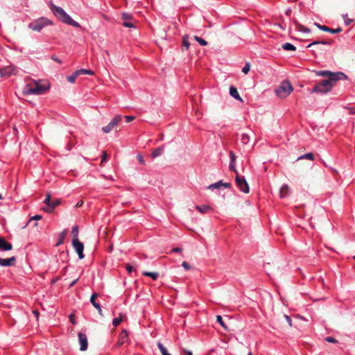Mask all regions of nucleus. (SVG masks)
I'll list each match as a JSON object with an SVG mask.
<instances>
[{
  "label": "nucleus",
  "mask_w": 355,
  "mask_h": 355,
  "mask_svg": "<svg viewBox=\"0 0 355 355\" xmlns=\"http://www.w3.org/2000/svg\"><path fill=\"white\" fill-rule=\"evenodd\" d=\"M50 8L53 14L62 22L74 27H80L79 23L74 21L62 8L51 4Z\"/></svg>",
  "instance_id": "f257e3e1"
},
{
  "label": "nucleus",
  "mask_w": 355,
  "mask_h": 355,
  "mask_svg": "<svg viewBox=\"0 0 355 355\" xmlns=\"http://www.w3.org/2000/svg\"><path fill=\"white\" fill-rule=\"evenodd\" d=\"M49 89V84L42 85L40 83L35 82L34 84H27L24 89V94H35L40 95L44 94Z\"/></svg>",
  "instance_id": "f03ea898"
},
{
  "label": "nucleus",
  "mask_w": 355,
  "mask_h": 355,
  "mask_svg": "<svg viewBox=\"0 0 355 355\" xmlns=\"http://www.w3.org/2000/svg\"><path fill=\"white\" fill-rule=\"evenodd\" d=\"M51 25H53L51 20L46 17H42L29 23L28 27L34 31L40 32L44 27Z\"/></svg>",
  "instance_id": "7ed1b4c3"
},
{
  "label": "nucleus",
  "mask_w": 355,
  "mask_h": 355,
  "mask_svg": "<svg viewBox=\"0 0 355 355\" xmlns=\"http://www.w3.org/2000/svg\"><path fill=\"white\" fill-rule=\"evenodd\" d=\"M336 80H324L315 84L311 90V93L327 94L330 92Z\"/></svg>",
  "instance_id": "20e7f679"
},
{
  "label": "nucleus",
  "mask_w": 355,
  "mask_h": 355,
  "mask_svg": "<svg viewBox=\"0 0 355 355\" xmlns=\"http://www.w3.org/2000/svg\"><path fill=\"white\" fill-rule=\"evenodd\" d=\"M316 74L319 76L327 77L324 80H347V76L343 72H331L330 71H318Z\"/></svg>",
  "instance_id": "39448f33"
},
{
  "label": "nucleus",
  "mask_w": 355,
  "mask_h": 355,
  "mask_svg": "<svg viewBox=\"0 0 355 355\" xmlns=\"http://www.w3.org/2000/svg\"><path fill=\"white\" fill-rule=\"evenodd\" d=\"M293 90V87L291 83L288 80L283 81L279 87L275 89L276 95L281 98H286Z\"/></svg>",
  "instance_id": "423d86ee"
},
{
  "label": "nucleus",
  "mask_w": 355,
  "mask_h": 355,
  "mask_svg": "<svg viewBox=\"0 0 355 355\" xmlns=\"http://www.w3.org/2000/svg\"><path fill=\"white\" fill-rule=\"evenodd\" d=\"M333 41L329 40V41H318L315 40L313 42L310 43L307 45L306 48H312L311 49V51L312 53L316 57L317 53L319 52H322L324 50L321 48L320 45H331L332 44Z\"/></svg>",
  "instance_id": "0eeeda50"
},
{
  "label": "nucleus",
  "mask_w": 355,
  "mask_h": 355,
  "mask_svg": "<svg viewBox=\"0 0 355 355\" xmlns=\"http://www.w3.org/2000/svg\"><path fill=\"white\" fill-rule=\"evenodd\" d=\"M121 120L122 116L121 115H116L106 126L102 128V131L106 134L110 132L116 128Z\"/></svg>",
  "instance_id": "6e6552de"
},
{
  "label": "nucleus",
  "mask_w": 355,
  "mask_h": 355,
  "mask_svg": "<svg viewBox=\"0 0 355 355\" xmlns=\"http://www.w3.org/2000/svg\"><path fill=\"white\" fill-rule=\"evenodd\" d=\"M18 72V68L14 65H9L0 68V77H9L16 75Z\"/></svg>",
  "instance_id": "1a4fd4ad"
},
{
  "label": "nucleus",
  "mask_w": 355,
  "mask_h": 355,
  "mask_svg": "<svg viewBox=\"0 0 355 355\" xmlns=\"http://www.w3.org/2000/svg\"><path fill=\"white\" fill-rule=\"evenodd\" d=\"M235 180H236V186L239 188V189L242 192H243L245 193H249V191H250L249 186H248V184L247 183V181L244 177L239 176V173H236V177Z\"/></svg>",
  "instance_id": "9d476101"
},
{
  "label": "nucleus",
  "mask_w": 355,
  "mask_h": 355,
  "mask_svg": "<svg viewBox=\"0 0 355 355\" xmlns=\"http://www.w3.org/2000/svg\"><path fill=\"white\" fill-rule=\"evenodd\" d=\"M72 245L78 255V258L80 259H83L85 257L83 251H84V245L82 242L79 241L78 239L72 240Z\"/></svg>",
  "instance_id": "9b49d317"
},
{
  "label": "nucleus",
  "mask_w": 355,
  "mask_h": 355,
  "mask_svg": "<svg viewBox=\"0 0 355 355\" xmlns=\"http://www.w3.org/2000/svg\"><path fill=\"white\" fill-rule=\"evenodd\" d=\"M80 350L85 351L88 347L87 337L85 334L79 332L78 334Z\"/></svg>",
  "instance_id": "f8f14e48"
},
{
  "label": "nucleus",
  "mask_w": 355,
  "mask_h": 355,
  "mask_svg": "<svg viewBox=\"0 0 355 355\" xmlns=\"http://www.w3.org/2000/svg\"><path fill=\"white\" fill-rule=\"evenodd\" d=\"M231 183L229 182H223L222 180H220L216 183L211 184L207 187L208 189H218L220 187H223L225 189H229L231 187Z\"/></svg>",
  "instance_id": "ddd939ff"
},
{
  "label": "nucleus",
  "mask_w": 355,
  "mask_h": 355,
  "mask_svg": "<svg viewBox=\"0 0 355 355\" xmlns=\"http://www.w3.org/2000/svg\"><path fill=\"white\" fill-rule=\"evenodd\" d=\"M16 263V258L15 257H11L8 259L0 258V266H14Z\"/></svg>",
  "instance_id": "4468645a"
},
{
  "label": "nucleus",
  "mask_w": 355,
  "mask_h": 355,
  "mask_svg": "<svg viewBox=\"0 0 355 355\" xmlns=\"http://www.w3.org/2000/svg\"><path fill=\"white\" fill-rule=\"evenodd\" d=\"M60 204V200L58 198L51 200L49 207H44L43 210L46 213H51L54 209Z\"/></svg>",
  "instance_id": "2eb2a0df"
},
{
  "label": "nucleus",
  "mask_w": 355,
  "mask_h": 355,
  "mask_svg": "<svg viewBox=\"0 0 355 355\" xmlns=\"http://www.w3.org/2000/svg\"><path fill=\"white\" fill-rule=\"evenodd\" d=\"M230 170L232 171L235 172L236 173H238L237 170L236 169V155L233 151H230Z\"/></svg>",
  "instance_id": "dca6fc26"
},
{
  "label": "nucleus",
  "mask_w": 355,
  "mask_h": 355,
  "mask_svg": "<svg viewBox=\"0 0 355 355\" xmlns=\"http://www.w3.org/2000/svg\"><path fill=\"white\" fill-rule=\"evenodd\" d=\"M12 245L10 243L6 241L5 239L0 236V250L8 251L12 250Z\"/></svg>",
  "instance_id": "f3484780"
},
{
  "label": "nucleus",
  "mask_w": 355,
  "mask_h": 355,
  "mask_svg": "<svg viewBox=\"0 0 355 355\" xmlns=\"http://www.w3.org/2000/svg\"><path fill=\"white\" fill-rule=\"evenodd\" d=\"M98 296V294L96 293H94L90 297V302L98 310V312L100 315H102V309L100 304L96 302V298Z\"/></svg>",
  "instance_id": "a211bd4d"
},
{
  "label": "nucleus",
  "mask_w": 355,
  "mask_h": 355,
  "mask_svg": "<svg viewBox=\"0 0 355 355\" xmlns=\"http://www.w3.org/2000/svg\"><path fill=\"white\" fill-rule=\"evenodd\" d=\"M128 338V333L126 330H123L119 336V340L117 343L118 346L122 345L123 343L127 342Z\"/></svg>",
  "instance_id": "6ab92c4d"
},
{
  "label": "nucleus",
  "mask_w": 355,
  "mask_h": 355,
  "mask_svg": "<svg viewBox=\"0 0 355 355\" xmlns=\"http://www.w3.org/2000/svg\"><path fill=\"white\" fill-rule=\"evenodd\" d=\"M196 209L200 213V214H205L209 211H212V207L209 205H196Z\"/></svg>",
  "instance_id": "aec40b11"
},
{
  "label": "nucleus",
  "mask_w": 355,
  "mask_h": 355,
  "mask_svg": "<svg viewBox=\"0 0 355 355\" xmlns=\"http://www.w3.org/2000/svg\"><path fill=\"white\" fill-rule=\"evenodd\" d=\"M230 95L234 98L236 100H239V101H242L239 92H238V90L236 87H230Z\"/></svg>",
  "instance_id": "412c9836"
},
{
  "label": "nucleus",
  "mask_w": 355,
  "mask_h": 355,
  "mask_svg": "<svg viewBox=\"0 0 355 355\" xmlns=\"http://www.w3.org/2000/svg\"><path fill=\"white\" fill-rule=\"evenodd\" d=\"M164 152V146H159L155 149H154L151 153V156L153 158L160 156Z\"/></svg>",
  "instance_id": "4be33fe9"
},
{
  "label": "nucleus",
  "mask_w": 355,
  "mask_h": 355,
  "mask_svg": "<svg viewBox=\"0 0 355 355\" xmlns=\"http://www.w3.org/2000/svg\"><path fill=\"white\" fill-rule=\"evenodd\" d=\"M322 31L328 33H331L332 34H336L340 33L342 31L341 28H331L327 26H324V28H322Z\"/></svg>",
  "instance_id": "5701e85b"
},
{
  "label": "nucleus",
  "mask_w": 355,
  "mask_h": 355,
  "mask_svg": "<svg viewBox=\"0 0 355 355\" xmlns=\"http://www.w3.org/2000/svg\"><path fill=\"white\" fill-rule=\"evenodd\" d=\"M288 191H289V187L287 184L282 185L280 189V191H279L280 197L281 198L286 197L288 193Z\"/></svg>",
  "instance_id": "b1692460"
},
{
  "label": "nucleus",
  "mask_w": 355,
  "mask_h": 355,
  "mask_svg": "<svg viewBox=\"0 0 355 355\" xmlns=\"http://www.w3.org/2000/svg\"><path fill=\"white\" fill-rule=\"evenodd\" d=\"M295 28H296L297 31H300V32L306 33H311V30L309 28L305 27L304 26H303L299 23L295 24Z\"/></svg>",
  "instance_id": "393cba45"
},
{
  "label": "nucleus",
  "mask_w": 355,
  "mask_h": 355,
  "mask_svg": "<svg viewBox=\"0 0 355 355\" xmlns=\"http://www.w3.org/2000/svg\"><path fill=\"white\" fill-rule=\"evenodd\" d=\"M142 274L144 276L152 278L153 280H156L159 277V273L155 272H143Z\"/></svg>",
  "instance_id": "a878e982"
},
{
  "label": "nucleus",
  "mask_w": 355,
  "mask_h": 355,
  "mask_svg": "<svg viewBox=\"0 0 355 355\" xmlns=\"http://www.w3.org/2000/svg\"><path fill=\"white\" fill-rule=\"evenodd\" d=\"M76 71L78 72V76L84 75V74L92 76L94 74V72L90 69H81L77 70Z\"/></svg>",
  "instance_id": "bb28decb"
},
{
  "label": "nucleus",
  "mask_w": 355,
  "mask_h": 355,
  "mask_svg": "<svg viewBox=\"0 0 355 355\" xmlns=\"http://www.w3.org/2000/svg\"><path fill=\"white\" fill-rule=\"evenodd\" d=\"M157 347L162 355H171V354L168 352L167 349L161 343H157Z\"/></svg>",
  "instance_id": "cd10ccee"
},
{
  "label": "nucleus",
  "mask_w": 355,
  "mask_h": 355,
  "mask_svg": "<svg viewBox=\"0 0 355 355\" xmlns=\"http://www.w3.org/2000/svg\"><path fill=\"white\" fill-rule=\"evenodd\" d=\"M282 49L286 51H295L296 47L291 43H285L282 45Z\"/></svg>",
  "instance_id": "c85d7f7f"
},
{
  "label": "nucleus",
  "mask_w": 355,
  "mask_h": 355,
  "mask_svg": "<svg viewBox=\"0 0 355 355\" xmlns=\"http://www.w3.org/2000/svg\"><path fill=\"white\" fill-rule=\"evenodd\" d=\"M79 76L78 72L76 71L72 75L67 76V80L71 83H74L76 78Z\"/></svg>",
  "instance_id": "c756f323"
},
{
  "label": "nucleus",
  "mask_w": 355,
  "mask_h": 355,
  "mask_svg": "<svg viewBox=\"0 0 355 355\" xmlns=\"http://www.w3.org/2000/svg\"><path fill=\"white\" fill-rule=\"evenodd\" d=\"M299 159H309V160H313L314 159V155H313V153H306V154L302 155V156H300L299 157Z\"/></svg>",
  "instance_id": "7c9ffc66"
},
{
  "label": "nucleus",
  "mask_w": 355,
  "mask_h": 355,
  "mask_svg": "<svg viewBox=\"0 0 355 355\" xmlns=\"http://www.w3.org/2000/svg\"><path fill=\"white\" fill-rule=\"evenodd\" d=\"M193 38L196 41H197L199 43L200 45H201V46H207V42L205 40L202 39L201 37L196 35V36H194Z\"/></svg>",
  "instance_id": "2f4dec72"
},
{
  "label": "nucleus",
  "mask_w": 355,
  "mask_h": 355,
  "mask_svg": "<svg viewBox=\"0 0 355 355\" xmlns=\"http://www.w3.org/2000/svg\"><path fill=\"white\" fill-rule=\"evenodd\" d=\"M71 233L73 236V239H78V227L77 225H75L72 227Z\"/></svg>",
  "instance_id": "473e14b6"
},
{
  "label": "nucleus",
  "mask_w": 355,
  "mask_h": 355,
  "mask_svg": "<svg viewBox=\"0 0 355 355\" xmlns=\"http://www.w3.org/2000/svg\"><path fill=\"white\" fill-rule=\"evenodd\" d=\"M241 140L243 144H247L250 141V137L247 134H242Z\"/></svg>",
  "instance_id": "72a5a7b5"
},
{
  "label": "nucleus",
  "mask_w": 355,
  "mask_h": 355,
  "mask_svg": "<svg viewBox=\"0 0 355 355\" xmlns=\"http://www.w3.org/2000/svg\"><path fill=\"white\" fill-rule=\"evenodd\" d=\"M66 234H67V230H64V231H62L60 233L59 241L58 242L57 245H58L60 244H62L63 243V240H64Z\"/></svg>",
  "instance_id": "f704fd0d"
},
{
  "label": "nucleus",
  "mask_w": 355,
  "mask_h": 355,
  "mask_svg": "<svg viewBox=\"0 0 355 355\" xmlns=\"http://www.w3.org/2000/svg\"><path fill=\"white\" fill-rule=\"evenodd\" d=\"M51 194L50 193H47L46 196V198L44 200V202L46 204V207H49V205H51Z\"/></svg>",
  "instance_id": "c9c22d12"
},
{
  "label": "nucleus",
  "mask_w": 355,
  "mask_h": 355,
  "mask_svg": "<svg viewBox=\"0 0 355 355\" xmlns=\"http://www.w3.org/2000/svg\"><path fill=\"white\" fill-rule=\"evenodd\" d=\"M216 321L218 322L225 329H227V326L225 325V322L223 320V318L220 315L216 316Z\"/></svg>",
  "instance_id": "e433bc0d"
},
{
  "label": "nucleus",
  "mask_w": 355,
  "mask_h": 355,
  "mask_svg": "<svg viewBox=\"0 0 355 355\" xmlns=\"http://www.w3.org/2000/svg\"><path fill=\"white\" fill-rule=\"evenodd\" d=\"M122 321V318L121 316L115 318L112 320V324L114 327H117Z\"/></svg>",
  "instance_id": "4c0bfd02"
},
{
  "label": "nucleus",
  "mask_w": 355,
  "mask_h": 355,
  "mask_svg": "<svg viewBox=\"0 0 355 355\" xmlns=\"http://www.w3.org/2000/svg\"><path fill=\"white\" fill-rule=\"evenodd\" d=\"M343 18L344 19L345 24L346 26L350 25L352 23V21H353V19H349L347 17V14L346 15H343Z\"/></svg>",
  "instance_id": "58836bf2"
},
{
  "label": "nucleus",
  "mask_w": 355,
  "mask_h": 355,
  "mask_svg": "<svg viewBox=\"0 0 355 355\" xmlns=\"http://www.w3.org/2000/svg\"><path fill=\"white\" fill-rule=\"evenodd\" d=\"M250 69V64L249 62H246L245 64L244 65V67L242 69V71L245 74H247V73H248Z\"/></svg>",
  "instance_id": "ea45409f"
},
{
  "label": "nucleus",
  "mask_w": 355,
  "mask_h": 355,
  "mask_svg": "<svg viewBox=\"0 0 355 355\" xmlns=\"http://www.w3.org/2000/svg\"><path fill=\"white\" fill-rule=\"evenodd\" d=\"M325 340L331 343H338L337 340H336L334 337L328 336L325 338Z\"/></svg>",
  "instance_id": "a19ab883"
},
{
  "label": "nucleus",
  "mask_w": 355,
  "mask_h": 355,
  "mask_svg": "<svg viewBox=\"0 0 355 355\" xmlns=\"http://www.w3.org/2000/svg\"><path fill=\"white\" fill-rule=\"evenodd\" d=\"M190 44L187 38L184 37L183 39V47L186 49H188L189 48Z\"/></svg>",
  "instance_id": "79ce46f5"
},
{
  "label": "nucleus",
  "mask_w": 355,
  "mask_h": 355,
  "mask_svg": "<svg viewBox=\"0 0 355 355\" xmlns=\"http://www.w3.org/2000/svg\"><path fill=\"white\" fill-rule=\"evenodd\" d=\"M124 117L127 123H129L135 119V116H125Z\"/></svg>",
  "instance_id": "37998d69"
},
{
  "label": "nucleus",
  "mask_w": 355,
  "mask_h": 355,
  "mask_svg": "<svg viewBox=\"0 0 355 355\" xmlns=\"http://www.w3.org/2000/svg\"><path fill=\"white\" fill-rule=\"evenodd\" d=\"M137 159L139 161V162L143 165L145 164V161H144V157L141 155H137Z\"/></svg>",
  "instance_id": "c03bdc74"
},
{
  "label": "nucleus",
  "mask_w": 355,
  "mask_h": 355,
  "mask_svg": "<svg viewBox=\"0 0 355 355\" xmlns=\"http://www.w3.org/2000/svg\"><path fill=\"white\" fill-rule=\"evenodd\" d=\"M123 25L125 26V27H128V28H132V27H135L134 25L130 23V22H128V21H124L123 23Z\"/></svg>",
  "instance_id": "a18cd8bd"
},
{
  "label": "nucleus",
  "mask_w": 355,
  "mask_h": 355,
  "mask_svg": "<svg viewBox=\"0 0 355 355\" xmlns=\"http://www.w3.org/2000/svg\"><path fill=\"white\" fill-rule=\"evenodd\" d=\"M182 266L186 269V270H189L191 268V266L189 264V263L186 262V261H183Z\"/></svg>",
  "instance_id": "49530a36"
},
{
  "label": "nucleus",
  "mask_w": 355,
  "mask_h": 355,
  "mask_svg": "<svg viewBox=\"0 0 355 355\" xmlns=\"http://www.w3.org/2000/svg\"><path fill=\"white\" fill-rule=\"evenodd\" d=\"M52 60H53L54 61H55L56 62L59 63V64H61L62 63V61L60 59H59L58 57H56L55 55H53L51 57Z\"/></svg>",
  "instance_id": "de8ad7c7"
},
{
  "label": "nucleus",
  "mask_w": 355,
  "mask_h": 355,
  "mask_svg": "<svg viewBox=\"0 0 355 355\" xmlns=\"http://www.w3.org/2000/svg\"><path fill=\"white\" fill-rule=\"evenodd\" d=\"M107 161V154L105 152H103L102 157H101V162H105Z\"/></svg>",
  "instance_id": "09e8293b"
},
{
  "label": "nucleus",
  "mask_w": 355,
  "mask_h": 355,
  "mask_svg": "<svg viewBox=\"0 0 355 355\" xmlns=\"http://www.w3.org/2000/svg\"><path fill=\"white\" fill-rule=\"evenodd\" d=\"M314 25L318 28H319L320 30L322 31V28H324V25H321L317 22H315L314 23Z\"/></svg>",
  "instance_id": "8fccbe9b"
},
{
  "label": "nucleus",
  "mask_w": 355,
  "mask_h": 355,
  "mask_svg": "<svg viewBox=\"0 0 355 355\" xmlns=\"http://www.w3.org/2000/svg\"><path fill=\"white\" fill-rule=\"evenodd\" d=\"M126 270L129 272H131L133 270V267L132 266H130V264H127L126 265Z\"/></svg>",
  "instance_id": "3c124183"
},
{
  "label": "nucleus",
  "mask_w": 355,
  "mask_h": 355,
  "mask_svg": "<svg viewBox=\"0 0 355 355\" xmlns=\"http://www.w3.org/2000/svg\"><path fill=\"white\" fill-rule=\"evenodd\" d=\"M182 249L180 248H175L171 250L172 252H180Z\"/></svg>",
  "instance_id": "603ef678"
},
{
  "label": "nucleus",
  "mask_w": 355,
  "mask_h": 355,
  "mask_svg": "<svg viewBox=\"0 0 355 355\" xmlns=\"http://www.w3.org/2000/svg\"><path fill=\"white\" fill-rule=\"evenodd\" d=\"M285 318H286V320L288 321L289 324L291 325V322H292L291 318L289 316L286 315H285Z\"/></svg>",
  "instance_id": "864d4df0"
},
{
  "label": "nucleus",
  "mask_w": 355,
  "mask_h": 355,
  "mask_svg": "<svg viewBox=\"0 0 355 355\" xmlns=\"http://www.w3.org/2000/svg\"><path fill=\"white\" fill-rule=\"evenodd\" d=\"M32 218L34 220H40L42 218V216L40 215H35Z\"/></svg>",
  "instance_id": "5fc2aeb1"
},
{
  "label": "nucleus",
  "mask_w": 355,
  "mask_h": 355,
  "mask_svg": "<svg viewBox=\"0 0 355 355\" xmlns=\"http://www.w3.org/2000/svg\"><path fill=\"white\" fill-rule=\"evenodd\" d=\"M77 282H78V279H75L74 281H73V282L70 284L69 286H70V287L73 286L76 284V283Z\"/></svg>",
  "instance_id": "6e6d98bb"
},
{
  "label": "nucleus",
  "mask_w": 355,
  "mask_h": 355,
  "mask_svg": "<svg viewBox=\"0 0 355 355\" xmlns=\"http://www.w3.org/2000/svg\"><path fill=\"white\" fill-rule=\"evenodd\" d=\"M33 313H34V315L36 316V318H38V317H39V313H38V311H37L34 310V311H33Z\"/></svg>",
  "instance_id": "4d7b16f0"
},
{
  "label": "nucleus",
  "mask_w": 355,
  "mask_h": 355,
  "mask_svg": "<svg viewBox=\"0 0 355 355\" xmlns=\"http://www.w3.org/2000/svg\"><path fill=\"white\" fill-rule=\"evenodd\" d=\"M123 18L125 19H128L129 18V15L128 14H125L124 13L123 15Z\"/></svg>",
  "instance_id": "13d9d810"
},
{
  "label": "nucleus",
  "mask_w": 355,
  "mask_h": 355,
  "mask_svg": "<svg viewBox=\"0 0 355 355\" xmlns=\"http://www.w3.org/2000/svg\"><path fill=\"white\" fill-rule=\"evenodd\" d=\"M185 352L187 353V355H192V352L191 351L185 350Z\"/></svg>",
  "instance_id": "bf43d9fd"
},
{
  "label": "nucleus",
  "mask_w": 355,
  "mask_h": 355,
  "mask_svg": "<svg viewBox=\"0 0 355 355\" xmlns=\"http://www.w3.org/2000/svg\"><path fill=\"white\" fill-rule=\"evenodd\" d=\"M70 320H71L72 323H75V321L73 320V319H72V315H70Z\"/></svg>",
  "instance_id": "052dcab7"
},
{
  "label": "nucleus",
  "mask_w": 355,
  "mask_h": 355,
  "mask_svg": "<svg viewBox=\"0 0 355 355\" xmlns=\"http://www.w3.org/2000/svg\"><path fill=\"white\" fill-rule=\"evenodd\" d=\"M80 205H81V203H78L76 206H77V207H79V206H80Z\"/></svg>",
  "instance_id": "680f3d73"
},
{
  "label": "nucleus",
  "mask_w": 355,
  "mask_h": 355,
  "mask_svg": "<svg viewBox=\"0 0 355 355\" xmlns=\"http://www.w3.org/2000/svg\"><path fill=\"white\" fill-rule=\"evenodd\" d=\"M248 355H252V353H251V352H250Z\"/></svg>",
  "instance_id": "e2e57ef3"
},
{
  "label": "nucleus",
  "mask_w": 355,
  "mask_h": 355,
  "mask_svg": "<svg viewBox=\"0 0 355 355\" xmlns=\"http://www.w3.org/2000/svg\"><path fill=\"white\" fill-rule=\"evenodd\" d=\"M1 198H2V197H1V195L0 194V199H1Z\"/></svg>",
  "instance_id": "0e129e2a"
},
{
  "label": "nucleus",
  "mask_w": 355,
  "mask_h": 355,
  "mask_svg": "<svg viewBox=\"0 0 355 355\" xmlns=\"http://www.w3.org/2000/svg\"><path fill=\"white\" fill-rule=\"evenodd\" d=\"M354 259H355V256L354 257Z\"/></svg>",
  "instance_id": "69168bd1"
}]
</instances>
